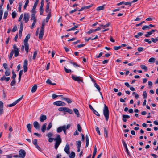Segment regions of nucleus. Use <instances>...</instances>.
I'll list each match as a JSON object with an SVG mask.
<instances>
[{
  "mask_svg": "<svg viewBox=\"0 0 158 158\" xmlns=\"http://www.w3.org/2000/svg\"><path fill=\"white\" fill-rule=\"evenodd\" d=\"M30 37V34H28L26 37L25 39L24 40V44H28V41Z\"/></svg>",
  "mask_w": 158,
  "mask_h": 158,
  "instance_id": "nucleus-16",
  "label": "nucleus"
},
{
  "mask_svg": "<svg viewBox=\"0 0 158 158\" xmlns=\"http://www.w3.org/2000/svg\"><path fill=\"white\" fill-rule=\"evenodd\" d=\"M103 114L106 120L108 121L109 119V112L108 107L106 104L104 105L103 109Z\"/></svg>",
  "mask_w": 158,
  "mask_h": 158,
  "instance_id": "nucleus-2",
  "label": "nucleus"
},
{
  "mask_svg": "<svg viewBox=\"0 0 158 158\" xmlns=\"http://www.w3.org/2000/svg\"><path fill=\"white\" fill-rule=\"evenodd\" d=\"M152 34V33L150 31L148 32L147 33V34L145 35V36L147 37H150V35Z\"/></svg>",
  "mask_w": 158,
  "mask_h": 158,
  "instance_id": "nucleus-39",
  "label": "nucleus"
},
{
  "mask_svg": "<svg viewBox=\"0 0 158 158\" xmlns=\"http://www.w3.org/2000/svg\"><path fill=\"white\" fill-rule=\"evenodd\" d=\"M70 148L68 144H66L64 149V151L67 154H69L70 153Z\"/></svg>",
  "mask_w": 158,
  "mask_h": 158,
  "instance_id": "nucleus-10",
  "label": "nucleus"
},
{
  "mask_svg": "<svg viewBox=\"0 0 158 158\" xmlns=\"http://www.w3.org/2000/svg\"><path fill=\"white\" fill-rule=\"evenodd\" d=\"M17 27L16 26H14V27H13V28L12 29V32H15V31H16L17 30Z\"/></svg>",
  "mask_w": 158,
  "mask_h": 158,
  "instance_id": "nucleus-59",
  "label": "nucleus"
},
{
  "mask_svg": "<svg viewBox=\"0 0 158 158\" xmlns=\"http://www.w3.org/2000/svg\"><path fill=\"white\" fill-rule=\"evenodd\" d=\"M14 54V51L13 50H12L11 52L10 53V56L9 57V59L10 60L13 56V55Z\"/></svg>",
  "mask_w": 158,
  "mask_h": 158,
  "instance_id": "nucleus-40",
  "label": "nucleus"
},
{
  "mask_svg": "<svg viewBox=\"0 0 158 158\" xmlns=\"http://www.w3.org/2000/svg\"><path fill=\"white\" fill-rule=\"evenodd\" d=\"M5 74L6 76H9L10 75V72L9 70H6L5 72Z\"/></svg>",
  "mask_w": 158,
  "mask_h": 158,
  "instance_id": "nucleus-62",
  "label": "nucleus"
},
{
  "mask_svg": "<svg viewBox=\"0 0 158 158\" xmlns=\"http://www.w3.org/2000/svg\"><path fill=\"white\" fill-rule=\"evenodd\" d=\"M77 129L79 132H81L82 131V129L80 125L78 124L77 125Z\"/></svg>",
  "mask_w": 158,
  "mask_h": 158,
  "instance_id": "nucleus-46",
  "label": "nucleus"
},
{
  "mask_svg": "<svg viewBox=\"0 0 158 158\" xmlns=\"http://www.w3.org/2000/svg\"><path fill=\"white\" fill-rule=\"evenodd\" d=\"M31 20H33L34 21H36V19L35 17V14L34 13H32L31 15Z\"/></svg>",
  "mask_w": 158,
  "mask_h": 158,
  "instance_id": "nucleus-26",
  "label": "nucleus"
},
{
  "mask_svg": "<svg viewBox=\"0 0 158 158\" xmlns=\"http://www.w3.org/2000/svg\"><path fill=\"white\" fill-rule=\"evenodd\" d=\"M22 8V4L20 3L18 7V11L19 12H21Z\"/></svg>",
  "mask_w": 158,
  "mask_h": 158,
  "instance_id": "nucleus-54",
  "label": "nucleus"
},
{
  "mask_svg": "<svg viewBox=\"0 0 158 158\" xmlns=\"http://www.w3.org/2000/svg\"><path fill=\"white\" fill-rule=\"evenodd\" d=\"M13 48H14V56L15 57H16L19 54V49L17 47L15 44L13 45Z\"/></svg>",
  "mask_w": 158,
  "mask_h": 158,
  "instance_id": "nucleus-5",
  "label": "nucleus"
},
{
  "mask_svg": "<svg viewBox=\"0 0 158 158\" xmlns=\"http://www.w3.org/2000/svg\"><path fill=\"white\" fill-rule=\"evenodd\" d=\"M110 25V23H108L105 25H103L102 24H100V26L101 27H103L102 28L103 29H104L105 27H106L109 26Z\"/></svg>",
  "mask_w": 158,
  "mask_h": 158,
  "instance_id": "nucleus-31",
  "label": "nucleus"
},
{
  "mask_svg": "<svg viewBox=\"0 0 158 158\" xmlns=\"http://www.w3.org/2000/svg\"><path fill=\"white\" fill-rule=\"evenodd\" d=\"M64 69L65 72L67 73H68L72 72V71L70 69H68L65 67H64Z\"/></svg>",
  "mask_w": 158,
  "mask_h": 158,
  "instance_id": "nucleus-42",
  "label": "nucleus"
},
{
  "mask_svg": "<svg viewBox=\"0 0 158 158\" xmlns=\"http://www.w3.org/2000/svg\"><path fill=\"white\" fill-rule=\"evenodd\" d=\"M37 21H33V23H32L31 27V29H33V28L34 27V26L35 24L36 23Z\"/></svg>",
  "mask_w": 158,
  "mask_h": 158,
  "instance_id": "nucleus-50",
  "label": "nucleus"
},
{
  "mask_svg": "<svg viewBox=\"0 0 158 158\" xmlns=\"http://www.w3.org/2000/svg\"><path fill=\"white\" fill-rule=\"evenodd\" d=\"M25 47V50L27 53L28 52L29 50V44H24Z\"/></svg>",
  "mask_w": 158,
  "mask_h": 158,
  "instance_id": "nucleus-24",
  "label": "nucleus"
},
{
  "mask_svg": "<svg viewBox=\"0 0 158 158\" xmlns=\"http://www.w3.org/2000/svg\"><path fill=\"white\" fill-rule=\"evenodd\" d=\"M65 100L68 103H71L72 102V101L71 99L68 98H65Z\"/></svg>",
  "mask_w": 158,
  "mask_h": 158,
  "instance_id": "nucleus-45",
  "label": "nucleus"
},
{
  "mask_svg": "<svg viewBox=\"0 0 158 158\" xmlns=\"http://www.w3.org/2000/svg\"><path fill=\"white\" fill-rule=\"evenodd\" d=\"M12 78L13 80H15V78L16 77V75L14 71H12Z\"/></svg>",
  "mask_w": 158,
  "mask_h": 158,
  "instance_id": "nucleus-37",
  "label": "nucleus"
},
{
  "mask_svg": "<svg viewBox=\"0 0 158 158\" xmlns=\"http://www.w3.org/2000/svg\"><path fill=\"white\" fill-rule=\"evenodd\" d=\"M77 148H80L81 146V142L80 141H77Z\"/></svg>",
  "mask_w": 158,
  "mask_h": 158,
  "instance_id": "nucleus-48",
  "label": "nucleus"
},
{
  "mask_svg": "<svg viewBox=\"0 0 158 158\" xmlns=\"http://www.w3.org/2000/svg\"><path fill=\"white\" fill-rule=\"evenodd\" d=\"M19 157L24 158L25 156L26 152L24 150L20 149L19 152Z\"/></svg>",
  "mask_w": 158,
  "mask_h": 158,
  "instance_id": "nucleus-6",
  "label": "nucleus"
},
{
  "mask_svg": "<svg viewBox=\"0 0 158 158\" xmlns=\"http://www.w3.org/2000/svg\"><path fill=\"white\" fill-rule=\"evenodd\" d=\"M29 0H26L25 5L24 6L23 8L24 9H25L27 6H28V4L29 3Z\"/></svg>",
  "mask_w": 158,
  "mask_h": 158,
  "instance_id": "nucleus-34",
  "label": "nucleus"
},
{
  "mask_svg": "<svg viewBox=\"0 0 158 158\" xmlns=\"http://www.w3.org/2000/svg\"><path fill=\"white\" fill-rule=\"evenodd\" d=\"M72 79L75 81H77L80 83V82L83 83L82 78L79 76H75L74 75L72 76Z\"/></svg>",
  "mask_w": 158,
  "mask_h": 158,
  "instance_id": "nucleus-4",
  "label": "nucleus"
},
{
  "mask_svg": "<svg viewBox=\"0 0 158 158\" xmlns=\"http://www.w3.org/2000/svg\"><path fill=\"white\" fill-rule=\"evenodd\" d=\"M73 110L74 111L75 113L76 114L77 117H79L80 114L77 109L76 108H74L73 109Z\"/></svg>",
  "mask_w": 158,
  "mask_h": 158,
  "instance_id": "nucleus-22",
  "label": "nucleus"
},
{
  "mask_svg": "<svg viewBox=\"0 0 158 158\" xmlns=\"http://www.w3.org/2000/svg\"><path fill=\"white\" fill-rule=\"evenodd\" d=\"M79 27V25H77L75 26L72 28H71V30H74L76 29V28H78Z\"/></svg>",
  "mask_w": 158,
  "mask_h": 158,
  "instance_id": "nucleus-61",
  "label": "nucleus"
},
{
  "mask_svg": "<svg viewBox=\"0 0 158 158\" xmlns=\"http://www.w3.org/2000/svg\"><path fill=\"white\" fill-rule=\"evenodd\" d=\"M28 61L27 60H25L23 63V70L24 72L25 73L27 70Z\"/></svg>",
  "mask_w": 158,
  "mask_h": 158,
  "instance_id": "nucleus-8",
  "label": "nucleus"
},
{
  "mask_svg": "<svg viewBox=\"0 0 158 158\" xmlns=\"http://www.w3.org/2000/svg\"><path fill=\"white\" fill-rule=\"evenodd\" d=\"M46 119L47 117L46 115H43L40 116L39 120L41 122H43L44 120H46Z\"/></svg>",
  "mask_w": 158,
  "mask_h": 158,
  "instance_id": "nucleus-12",
  "label": "nucleus"
},
{
  "mask_svg": "<svg viewBox=\"0 0 158 158\" xmlns=\"http://www.w3.org/2000/svg\"><path fill=\"white\" fill-rule=\"evenodd\" d=\"M105 6V5H103L102 6H98L96 8V10L97 11H99L100 10H103L104 9V7Z\"/></svg>",
  "mask_w": 158,
  "mask_h": 158,
  "instance_id": "nucleus-17",
  "label": "nucleus"
},
{
  "mask_svg": "<svg viewBox=\"0 0 158 158\" xmlns=\"http://www.w3.org/2000/svg\"><path fill=\"white\" fill-rule=\"evenodd\" d=\"M54 140L56 141L54 147L55 148L57 149L62 142V139L60 135L59 134L57 135L56 137L54 138Z\"/></svg>",
  "mask_w": 158,
  "mask_h": 158,
  "instance_id": "nucleus-1",
  "label": "nucleus"
},
{
  "mask_svg": "<svg viewBox=\"0 0 158 158\" xmlns=\"http://www.w3.org/2000/svg\"><path fill=\"white\" fill-rule=\"evenodd\" d=\"M97 152V149L96 148V145H95L94 147V152L93 153V156L94 157H95L96 154Z\"/></svg>",
  "mask_w": 158,
  "mask_h": 158,
  "instance_id": "nucleus-27",
  "label": "nucleus"
},
{
  "mask_svg": "<svg viewBox=\"0 0 158 158\" xmlns=\"http://www.w3.org/2000/svg\"><path fill=\"white\" fill-rule=\"evenodd\" d=\"M15 83H16V81H15V80L13 79L12 81L11 82L10 85L12 86L15 85Z\"/></svg>",
  "mask_w": 158,
  "mask_h": 158,
  "instance_id": "nucleus-52",
  "label": "nucleus"
},
{
  "mask_svg": "<svg viewBox=\"0 0 158 158\" xmlns=\"http://www.w3.org/2000/svg\"><path fill=\"white\" fill-rule=\"evenodd\" d=\"M58 110L60 111L67 112L70 114H72L73 113L71 109L65 107H60L58 108Z\"/></svg>",
  "mask_w": 158,
  "mask_h": 158,
  "instance_id": "nucleus-3",
  "label": "nucleus"
},
{
  "mask_svg": "<svg viewBox=\"0 0 158 158\" xmlns=\"http://www.w3.org/2000/svg\"><path fill=\"white\" fill-rule=\"evenodd\" d=\"M123 117L126 119H129L130 118V116L127 115H123Z\"/></svg>",
  "mask_w": 158,
  "mask_h": 158,
  "instance_id": "nucleus-64",
  "label": "nucleus"
},
{
  "mask_svg": "<svg viewBox=\"0 0 158 158\" xmlns=\"http://www.w3.org/2000/svg\"><path fill=\"white\" fill-rule=\"evenodd\" d=\"M94 86L97 89L99 92L100 91V88L99 86L96 83L94 84Z\"/></svg>",
  "mask_w": 158,
  "mask_h": 158,
  "instance_id": "nucleus-33",
  "label": "nucleus"
},
{
  "mask_svg": "<svg viewBox=\"0 0 158 158\" xmlns=\"http://www.w3.org/2000/svg\"><path fill=\"white\" fill-rule=\"evenodd\" d=\"M93 113L97 116H100V114H99L98 113V112L97 111H96L95 110H94L93 111Z\"/></svg>",
  "mask_w": 158,
  "mask_h": 158,
  "instance_id": "nucleus-58",
  "label": "nucleus"
},
{
  "mask_svg": "<svg viewBox=\"0 0 158 158\" xmlns=\"http://www.w3.org/2000/svg\"><path fill=\"white\" fill-rule=\"evenodd\" d=\"M151 27H150V26H147V25H145L142 28V30H144L146 29H150Z\"/></svg>",
  "mask_w": 158,
  "mask_h": 158,
  "instance_id": "nucleus-44",
  "label": "nucleus"
},
{
  "mask_svg": "<svg viewBox=\"0 0 158 158\" xmlns=\"http://www.w3.org/2000/svg\"><path fill=\"white\" fill-rule=\"evenodd\" d=\"M155 60V59L153 57H151L149 60L148 61L150 63H154Z\"/></svg>",
  "mask_w": 158,
  "mask_h": 158,
  "instance_id": "nucleus-35",
  "label": "nucleus"
},
{
  "mask_svg": "<svg viewBox=\"0 0 158 158\" xmlns=\"http://www.w3.org/2000/svg\"><path fill=\"white\" fill-rule=\"evenodd\" d=\"M44 30L40 29L39 35V39L41 40L42 39L43 36L44 35Z\"/></svg>",
  "mask_w": 158,
  "mask_h": 158,
  "instance_id": "nucleus-11",
  "label": "nucleus"
},
{
  "mask_svg": "<svg viewBox=\"0 0 158 158\" xmlns=\"http://www.w3.org/2000/svg\"><path fill=\"white\" fill-rule=\"evenodd\" d=\"M65 126V125L59 127L57 130V132L58 133H60L63 130H64V127Z\"/></svg>",
  "mask_w": 158,
  "mask_h": 158,
  "instance_id": "nucleus-14",
  "label": "nucleus"
},
{
  "mask_svg": "<svg viewBox=\"0 0 158 158\" xmlns=\"http://www.w3.org/2000/svg\"><path fill=\"white\" fill-rule=\"evenodd\" d=\"M39 0H36L33 6V9H35Z\"/></svg>",
  "mask_w": 158,
  "mask_h": 158,
  "instance_id": "nucleus-32",
  "label": "nucleus"
},
{
  "mask_svg": "<svg viewBox=\"0 0 158 158\" xmlns=\"http://www.w3.org/2000/svg\"><path fill=\"white\" fill-rule=\"evenodd\" d=\"M52 126V124L51 123V122H50L48 124L47 128V130H50V129L51 128Z\"/></svg>",
  "mask_w": 158,
  "mask_h": 158,
  "instance_id": "nucleus-41",
  "label": "nucleus"
},
{
  "mask_svg": "<svg viewBox=\"0 0 158 158\" xmlns=\"http://www.w3.org/2000/svg\"><path fill=\"white\" fill-rule=\"evenodd\" d=\"M29 17L30 16L29 14L25 13L24 14L23 19L25 23H27L28 22L29 19Z\"/></svg>",
  "mask_w": 158,
  "mask_h": 158,
  "instance_id": "nucleus-9",
  "label": "nucleus"
},
{
  "mask_svg": "<svg viewBox=\"0 0 158 158\" xmlns=\"http://www.w3.org/2000/svg\"><path fill=\"white\" fill-rule=\"evenodd\" d=\"M104 129V135L105 137H106L107 138L108 137V131L106 130L105 127L103 128Z\"/></svg>",
  "mask_w": 158,
  "mask_h": 158,
  "instance_id": "nucleus-20",
  "label": "nucleus"
},
{
  "mask_svg": "<svg viewBox=\"0 0 158 158\" xmlns=\"http://www.w3.org/2000/svg\"><path fill=\"white\" fill-rule=\"evenodd\" d=\"M126 149L127 153L129 156H130V154L129 151L127 148V146L124 147Z\"/></svg>",
  "mask_w": 158,
  "mask_h": 158,
  "instance_id": "nucleus-56",
  "label": "nucleus"
},
{
  "mask_svg": "<svg viewBox=\"0 0 158 158\" xmlns=\"http://www.w3.org/2000/svg\"><path fill=\"white\" fill-rule=\"evenodd\" d=\"M37 85H34L33 86L31 89V91L32 93H34L35 92L37 89Z\"/></svg>",
  "mask_w": 158,
  "mask_h": 158,
  "instance_id": "nucleus-23",
  "label": "nucleus"
},
{
  "mask_svg": "<svg viewBox=\"0 0 158 158\" xmlns=\"http://www.w3.org/2000/svg\"><path fill=\"white\" fill-rule=\"evenodd\" d=\"M140 67L142 69L144 70L145 71H147V68L146 66L142 65H140Z\"/></svg>",
  "mask_w": 158,
  "mask_h": 158,
  "instance_id": "nucleus-36",
  "label": "nucleus"
},
{
  "mask_svg": "<svg viewBox=\"0 0 158 158\" xmlns=\"http://www.w3.org/2000/svg\"><path fill=\"white\" fill-rule=\"evenodd\" d=\"M33 126L36 129H39L40 128L39 124L37 121H35L33 123Z\"/></svg>",
  "mask_w": 158,
  "mask_h": 158,
  "instance_id": "nucleus-13",
  "label": "nucleus"
},
{
  "mask_svg": "<svg viewBox=\"0 0 158 158\" xmlns=\"http://www.w3.org/2000/svg\"><path fill=\"white\" fill-rule=\"evenodd\" d=\"M143 33L142 32H139L137 35H135L134 37L135 38H138L140 36H142Z\"/></svg>",
  "mask_w": 158,
  "mask_h": 158,
  "instance_id": "nucleus-29",
  "label": "nucleus"
},
{
  "mask_svg": "<svg viewBox=\"0 0 158 158\" xmlns=\"http://www.w3.org/2000/svg\"><path fill=\"white\" fill-rule=\"evenodd\" d=\"M44 12V9L43 8H41L40 7V15H42L43 14Z\"/></svg>",
  "mask_w": 158,
  "mask_h": 158,
  "instance_id": "nucleus-55",
  "label": "nucleus"
},
{
  "mask_svg": "<svg viewBox=\"0 0 158 158\" xmlns=\"http://www.w3.org/2000/svg\"><path fill=\"white\" fill-rule=\"evenodd\" d=\"M37 51H35L34 52L33 55V59L35 60L36 58L37 55Z\"/></svg>",
  "mask_w": 158,
  "mask_h": 158,
  "instance_id": "nucleus-38",
  "label": "nucleus"
},
{
  "mask_svg": "<svg viewBox=\"0 0 158 158\" xmlns=\"http://www.w3.org/2000/svg\"><path fill=\"white\" fill-rule=\"evenodd\" d=\"M53 104L57 106H64L65 105V103L61 101H57L54 102Z\"/></svg>",
  "mask_w": 158,
  "mask_h": 158,
  "instance_id": "nucleus-7",
  "label": "nucleus"
},
{
  "mask_svg": "<svg viewBox=\"0 0 158 158\" xmlns=\"http://www.w3.org/2000/svg\"><path fill=\"white\" fill-rule=\"evenodd\" d=\"M8 15V12L7 11L5 12L4 15L3 19H6L7 18Z\"/></svg>",
  "mask_w": 158,
  "mask_h": 158,
  "instance_id": "nucleus-43",
  "label": "nucleus"
},
{
  "mask_svg": "<svg viewBox=\"0 0 158 158\" xmlns=\"http://www.w3.org/2000/svg\"><path fill=\"white\" fill-rule=\"evenodd\" d=\"M12 16L13 18H15L16 17V14L15 12H13L12 13Z\"/></svg>",
  "mask_w": 158,
  "mask_h": 158,
  "instance_id": "nucleus-60",
  "label": "nucleus"
},
{
  "mask_svg": "<svg viewBox=\"0 0 158 158\" xmlns=\"http://www.w3.org/2000/svg\"><path fill=\"white\" fill-rule=\"evenodd\" d=\"M71 127V124H68L67 125H65V126L64 127V130H63V131L64 132V134H66V129H69Z\"/></svg>",
  "mask_w": 158,
  "mask_h": 158,
  "instance_id": "nucleus-21",
  "label": "nucleus"
},
{
  "mask_svg": "<svg viewBox=\"0 0 158 158\" xmlns=\"http://www.w3.org/2000/svg\"><path fill=\"white\" fill-rule=\"evenodd\" d=\"M32 143L33 144L35 145H36L37 144V139H34L33 141H32Z\"/></svg>",
  "mask_w": 158,
  "mask_h": 158,
  "instance_id": "nucleus-51",
  "label": "nucleus"
},
{
  "mask_svg": "<svg viewBox=\"0 0 158 158\" xmlns=\"http://www.w3.org/2000/svg\"><path fill=\"white\" fill-rule=\"evenodd\" d=\"M49 3H48L46 6V8L45 9V11L46 13H48L49 11H50L49 10Z\"/></svg>",
  "mask_w": 158,
  "mask_h": 158,
  "instance_id": "nucleus-25",
  "label": "nucleus"
},
{
  "mask_svg": "<svg viewBox=\"0 0 158 158\" xmlns=\"http://www.w3.org/2000/svg\"><path fill=\"white\" fill-rule=\"evenodd\" d=\"M151 41L154 43H156L158 41V38L156 37L155 38H151Z\"/></svg>",
  "mask_w": 158,
  "mask_h": 158,
  "instance_id": "nucleus-30",
  "label": "nucleus"
},
{
  "mask_svg": "<svg viewBox=\"0 0 158 158\" xmlns=\"http://www.w3.org/2000/svg\"><path fill=\"white\" fill-rule=\"evenodd\" d=\"M23 95H22V96L20 98H19L17 100L15 101L16 104L17 103H18L23 98Z\"/></svg>",
  "mask_w": 158,
  "mask_h": 158,
  "instance_id": "nucleus-47",
  "label": "nucleus"
},
{
  "mask_svg": "<svg viewBox=\"0 0 158 158\" xmlns=\"http://www.w3.org/2000/svg\"><path fill=\"white\" fill-rule=\"evenodd\" d=\"M45 23L44 20L42 23V26L40 28V29L44 30V27L45 26Z\"/></svg>",
  "mask_w": 158,
  "mask_h": 158,
  "instance_id": "nucleus-57",
  "label": "nucleus"
},
{
  "mask_svg": "<svg viewBox=\"0 0 158 158\" xmlns=\"http://www.w3.org/2000/svg\"><path fill=\"white\" fill-rule=\"evenodd\" d=\"M27 127L28 130V131L29 132L31 133V125L30 124H27Z\"/></svg>",
  "mask_w": 158,
  "mask_h": 158,
  "instance_id": "nucleus-18",
  "label": "nucleus"
},
{
  "mask_svg": "<svg viewBox=\"0 0 158 158\" xmlns=\"http://www.w3.org/2000/svg\"><path fill=\"white\" fill-rule=\"evenodd\" d=\"M10 79V77H6L5 76H3L1 78L0 80L2 81H3L4 80H6V81H8Z\"/></svg>",
  "mask_w": 158,
  "mask_h": 158,
  "instance_id": "nucleus-19",
  "label": "nucleus"
},
{
  "mask_svg": "<svg viewBox=\"0 0 158 158\" xmlns=\"http://www.w3.org/2000/svg\"><path fill=\"white\" fill-rule=\"evenodd\" d=\"M121 48V46H114L113 47V49L115 50H118L120 49Z\"/></svg>",
  "mask_w": 158,
  "mask_h": 158,
  "instance_id": "nucleus-49",
  "label": "nucleus"
},
{
  "mask_svg": "<svg viewBox=\"0 0 158 158\" xmlns=\"http://www.w3.org/2000/svg\"><path fill=\"white\" fill-rule=\"evenodd\" d=\"M75 154L74 152H71L70 155H69V157L70 158H74L75 157Z\"/></svg>",
  "mask_w": 158,
  "mask_h": 158,
  "instance_id": "nucleus-28",
  "label": "nucleus"
},
{
  "mask_svg": "<svg viewBox=\"0 0 158 158\" xmlns=\"http://www.w3.org/2000/svg\"><path fill=\"white\" fill-rule=\"evenodd\" d=\"M145 42H148V44H150L152 43V41L150 40L149 39H145L144 40Z\"/></svg>",
  "mask_w": 158,
  "mask_h": 158,
  "instance_id": "nucleus-63",
  "label": "nucleus"
},
{
  "mask_svg": "<svg viewBox=\"0 0 158 158\" xmlns=\"http://www.w3.org/2000/svg\"><path fill=\"white\" fill-rule=\"evenodd\" d=\"M47 125V124L46 123H45L43 124L42 126L41 130V131L43 133L45 131Z\"/></svg>",
  "mask_w": 158,
  "mask_h": 158,
  "instance_id": "nucleus-15",
  "label": "nucleus"
},
{
  "mask_svg": "<svg viewBox=\"0 0 158 158\" xmlns=\"http://www.w3.org/2000/svg\"><path fill=\"white\" fill-rule=\"evenodd\" d=\"M48 138H51L53 136V134L51 132L48 133L46 135Z\"/></svg>",
  "mask_w": 158,
  "mask_h": 158,
  "instance_id": "nucleus-53",
  "label": "nucleus"
}]
</instances>
